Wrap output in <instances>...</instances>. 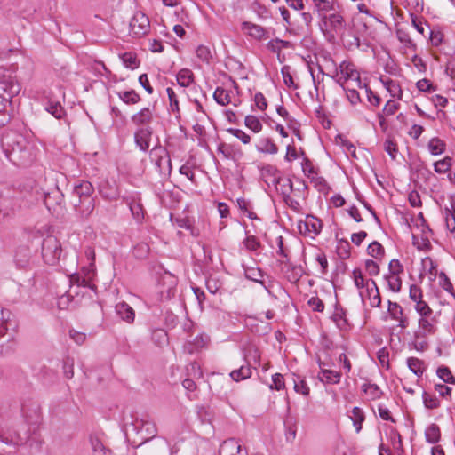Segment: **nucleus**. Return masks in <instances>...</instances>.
<instances>
[{
  "label": "nucleus",
  "instance_id": "1",
  "mask_svg": "<svg viewBox=\"0 0 455 455\" xmlns=\"http://www.w3.org/2000/svg\"><path fill=\"white\" fill-rule=\"evenodd\" d=\"M2 146L8 159L14 164L26 166L36 156V148L22 134L10 132L2 139Z\"/></svg>",
  "mask_w": 455,
  "mask_h": 455
},
{
  "label": "nucleus",
  "instance_id": "2",
  "mask_svg": "<svg viewBox=\"0 0 455 455\" xmlns=\"http://www.w3.org/2000/svg\"><path fill=\"white\" fill-rule=\"evenodd\" d=\"M125 433L130 437L134 435L132 443L139 447L152 440L157 433V428L148 416L141 418L131 416V421L125 419Z\"/></svg>",
  "mask_w": 455,
  "mask_h": 455
},
{
  "label": "nucleus",
  "instance_id": "3",
  "mask_svg": "<svg viewBox=\"0 0 455 455\" xmlns=\"http://www.w3.org/2000/svg\"><path fill=\"white\" fill-rule=\"evenodd\" d=\"M20 90V86L14 76L9 71L0 69V126L8 121L7 107Z\"/></svg>",
  "mask_w": 455,
  "mask_h": 455
},
{
  "label": "nucleus",
  "instance_id": "4",
  "mask_svg": "<svg viewBox=\"0 0 455 455\" xmlns=\"http://www.w3.org/2000/svg\"><path fill=\"white\" fill-rule=\"evenodd\" d=\"M93 191V186L89 181H82L74 187L73 194L78 198L74 205L84 217H88L94 209Z\"/></svg>",
  "mask_w": 455,
  "mask_h": 455
},
{
  "label": "nucleus",
  "instance_id": "5",
  "mask_svg": "<svg viewBox=\"0 0 455 455\" xmlns=\"http://www.w3.org/2000/svg\"><path fill=\"white\" fill-rule=\"evenodd\" d=\"M10 310L0 306V355H5L9 347L6 346L13 338L14 323Z\"/></svg>",
  "mask_w": 455,
  "mask_h": 455
},
{
  "label": "nucleus",
  "instance_id": "6",
  "mask_svg": "<svg viewBox=\"0 0 455 455\" xmlns=\"http://www.w3.org/2000/svg\"><path fill=\"white\" fill-rule=\"evenodd\" d=\"M339 75L340 76L337 78V83L343 90H346L345 84L347 82H351L352 85H355L358 88H363V84L361 80L360 73L352 62L342 61L336 70V76H338Z\"/></svg>",
  "mask_w": 455,
  "mask_h": 455
},
{
  "label": "nucleus",
  "instance_id": "7",
  "mask_svg": "<svg viewBox=\"0 0 455 455\" xmlns=\"http://www.w3.org/2000/svg\"><path fill=\"white\" fill-rule=\"evenodd\" d=\"M61 253V244L55 236L48 235L43 240L42 258L45 264L55 266L60 261Z\"/></svg>",
  "mask_w": 455,
  "mask_h": 455
},
{
  "label": "nucleus",
  "instance_id": "8",
  "mask_svg": "<svg viewBox=\"0 0 455 455\" xmlns=\"http://www.w3.org/2000/svg\"><path fill=\"white\" fill-rule=\"evenodd\" d=\"M41 199H44V203L49 211L55 210V206L60 204L61 195L59 190H54L51 193H44L40 192L37 188H32V192L25 206H29Z\"/></svg>",
  "mask_w": 455,
  "mask_h": 455
},
{
  "label": "nucleus",
  "instance_id": "9",
  "mask_svg": "<svg viewBox=\"0 0 455 455\" xmlns=\"http://www.w3.org/2000/svg\"><path fill=\"white\" fill-rule=\"evenodd\" d=\"M344 28V19L339 13H332L322 17L321 29L329 38L333 39L335 36L341 33Z\"/></svg>",
  "mask_w": 455,
  "mask_h": 455
},
{
  "label": "nucleus",
  "instance_id": "10",
  "mask_svg": "<svg viewBox=\"0 0 455 455\" xmlns=\"http://www.w3.org/2000/svg\"><path fill=\"white\" fill-rule=\"evenodd\" d=\"M7 192H9V189L5 186L0 184V223L13 215L17 210L21 208V205H16V202L21 199V197L11 199L6 195Z\"/></svg>",
  "mask_w": 455,
  "mask_h": 455
},
{
  "label": "nucleus",
  "instance_id": "11",
  "mask_svg": "<svg viewBox=\"0 0 455 455\" xmlns=\"http://www.w3.org/2000/svg\"><path fill=\"white\" fill-rule=\"evenodd\" d=\"M150 158L164 176H169L172 172V163L167 149L162 146L155 147L150 152Z\"/></svg>",
  "mask_w": 455,
  "mask_h": 455
},
{
  "label": "nucleus",
  "instance_id": "12",
  "mask_svg": "<svg viewBox=\"0 0 455 455\" xmlns=\"http://www.w3.org/2000/svg\"><path fill=\"white\" fill-rule=\"evenodd\" d=\"M131 33L135 36L146 35L149 29V20L142 12H136L130 21Z\"/></svg>",
  "mask_w": 455,
  "mask_h": 455
},
{
  "label": "nucleus",
  "instance_id": "13",
  "mask_svg": "<svg viewBox=\"0 0 455 455\" xmlns=\"http://www.w3.org/2000/svg\"><path fill=\"white\" fill-rule=\"evenodd\" d=\"M241 28L244 34L257 41L266 40L269 37V31L266 28L251 21H243Z\"/></svg>",
  "mask_w": 455,
  "mask_h": 455
},
{
  "label": "nucleus",
  "instance_id": "14",
  "mask_svg": "<svg viewBox=\"0 0 455 455\" xmlns=\"http://www.w3.org/2000/svg\"><path fill=\"white\" fill-rule=\"evenodd\" d=\"M298 228L300 234L316 235L322 229V222L313 216H307L304 221L299 223Z\"/></svg>",
  "mask_w": 455,
  "mask_h": 455
},
{
  "label": "nucleus",
  "instance_id": "15",
  "mask_svg": "<svg viewBox=\"0 0 455 455\" xmlns=\"http://www.w3.org/2000/svg\"><path fill=\"white\" fill-rule=\"evenodd\" d=\"M436 323L437 320L435 317L430 319H419L418 330L415 331L414 337L417 339H422L429 335H433L436 331Z\"/></svg>",
  "mask_w": 455,
  "mask_h": 455
},
{
  "label": "nucleus",
  "instance_id": "16",
  "mask_svg": "<svg viewBox=\"0 0 455 455\" xmlns=\"http://www.w3.org/2000/svg\"><path fill=\"white\" fill-rule=\"evenodd\" d=\"M32 250L28 245H20L15 250L14 262L19 268H27L30 266L32 259Z\"/></svg>",
  "mask_w": 455,
  "mask_h": 455
},
{
  "label": "nucleus",
  "instance_id": "17",
  "mask_svg": "<svg viewBox=\"0 0 455 455\" xmlns=\"http://www.w3.org/2000/svg\"><path fill=\"white\" fill-rule=\"evenodd\" d=\"M219 455H247V452L242 451V445L238 440L229 438L221 443Z\"/></svg>",
  "mask_w": 455,
  "mask_h": 455
},
{
  "label": "nucleus",
  "instance_id": "18",
  "mask_svg": "<svg viewBox=\"0 0 455 455\" xmlns=\"http://www.w3.org/2000/svg\"><path fill=\"white\" fill-rule=\"evenodd\" d=\"M388 313L390 314L391 317L398 322V326L402 329H405L409 325V320L407 317L403 316V310L402 307L396 303L388 301Z\"/></svg>",
  "mask_w": 455,
  "mask_h": 455
},
{
  "label": "nucleus",
  "instance_id": "19",
  "mask_svg": "<svg viewBox=\"0 0 455 455\" xmlns=\"http://www.w3.org/2000/svg\"><path fill=\"white\" fill-rule=\"evenodd\" d=\"M152 136V130L149 127H142L135 132V142L138 147L146 151L149 148V141Z\"/></svg>",
  "mask_w": 455,
  "mask_h": 455
},
{
  "label": "nucleus",
  "instance_id": "20",
  "mask_svg": "<svg viewBox=\"0 0 455 455\" xmlns=\"http://www.w3.org/2000/svg\"><path fill=\"white\" fill-rule=\"evenodd\" d=\"M366 290L370 299V304L372 307H378L380 306L381 298L374 280L370 279L366 281Z\"/></svg>",
  "mask_w": 455,
  "mask_h": 455
},
{
  "label": "nucleus",
  "instance_id": "21",
  "mask_svg": "<svg viewBox=\"0 0 455 455\" xmlns=\"http://www.w3.org/2000/svg\"><path fill=\"white\" fill-rule=\"evenodd\" d=\"M28 438L27 434L21 435L18 432H9L6 434H0V441L8 445H20L24 443Z\"/></svg>",
  "mask_w": 455,
  "mask_h": 455
},
{
  "label": "nucleus",
  "instance_id": "22",
  "mask_svg": "<svg viewBox=\"0 0 455 455\" xmlns=\"http://www.w3.org/2000/svg\"><path fill=\"white\" fill-rule=\"evenodd\" d=\"M210 342L209 336L205 334H199L196 336L192 341H188L185 348L188 350L189 354H193L196 351L204 347Z\"/></svg>",
  "mask_w": 455,
  "mask_h": 455
},
{
  "label": "nucleus",
  "instance_id": "23",
  "mask_svg": "<svg viewBox=\"0 0 455 455\" xmlns=\"http://www.w3.org/2000/svg\"><path fill=\"white\" fill-rule=\"evenodd\" d=\"M261 173H262V177H263L265 182L267 183L268 185L272 184V185L275 186L281 180L279 172H278L277 169L274 166L267 165V166L264 167L262 169Z\"/></svg>",
  "mask_w": 455,
  "mask_h": 455
},
{
  "label": "nucleus",
  "instance_id": "24",
  "mask_svg": "<svg viewBox=\"0 0 455 455\" xmlns=\"http://www.w3.org/2000/svg\"><path fill=\"white\" fill-rule=\"evenodd\" d=\"M116 314L127 323H132L135 317L134 310L125 302H120L116 306Z\"/></svg>",
  "mask_w": 455,
  "mask_h": 455
},
{
  "label": "nucleus",
  "instance_id": "25",
  "mask_svg": "<svg viewBox=\"0 0 455 455\" xmlns=\"http://www.w3.org/2000/svg\"><path fill=\"white\" fill-rule=\"evenodd\" d=\"M243 267L244 275L247 279L251 280L255 283H259L266 288L264 281L262 280L264 274L259 267H248L245 265H243Z\"/></svg>",
  "mask_w": 455,
  "mask_h": 455
},
{
  "label": "nucleus",
  "instance_id": "26",
  "mask_svg": "<svg viewBox=\"0 0 455 455\" xmlns=\"http://www.w3.org/2000/svg\"><path fill=\"white\" fill-rule=\"evenodd\" d=\"M319 379L325 384H338L340 381L341 375L338 371H331L327 368H323V371L318 374Z\"/></svg>",
  "mask_w": 455,
  "mask_h": 455
},
{
  "label": "nucleus",
  "instance_id": "27",
  "mask_svg": "<svg viewBox=\"0 0 455 455\" xmlns=\"http://www.w3.org/2000/svg\"><path fill=\"white\" fill-rule=\"evenodd\" d=\"M152 118V110L149 108H144L132 116V121L136 125H143L150 123Z\"/></svg>",
  "mask_w": 455,
  "mask_h": 455
},
{
  "label": "nucleus",
  "instance_id": "28",
  "mask_svg": "<svg viewBox=\"0 0 455 455\" xmlns=\"http://www.w3.org/2000/svg\"><path fill=\"white\" fill-rule=\"evenodd\" d=\"M286 182H287L288 188L287 189L282 188V191H281V193L283 196V200H284L285 204L291 209H292L294 211H299V209L300 208L299 203L289 195V192H291L292 190V182L290 179L286 180Z\"/></svg>",
  "mask_w": 455,
  "mask_h": 455
},
{
  "label": "nucleus",
  "instance_id": "29",
  "mask_svg": "<svg viewBox=\"0 0 455 455\" xmlns=\"http://www.w3.org/2000/svg\"><path fill=\"white\" fill-rule=\"evenodd\" d=\"M150 449L156 454L170 455V445L164 438H156L151 443Z\"/></svg>",
  "mask_w": 455,
  "mask_h": 455
},
{
  "label": "nucleus",
  "instance_id": "30",
  "mask_svg": "<svg viewBox=\"0 0 455 455\" xmlns=\"http://www.w3.org/2000/svg\"><path fill=\"white\" fill-rule=\"evenodd\" d=\"M425 437L429 443H438L441 438L440 427L435 423L430 424L425 430Z\"/></svg>",
  "mask_w": 455,
  "mask_h": 455
},
{
  "label": "nucleus",
  "instance_id": "31",
  "mask_svg": "<svg viewBox=\"0 0 455 455\" xmlns=\"http://www.w3.org/2000/svg\"><path fill=\"white\" fill-rule=\"evenodd\" d=\"M177 82L181 87L189 86L194 81L193 72L188 68H182L177 74Z\"/></svg>",
  "mask_w": 455,
  "mask_h": 455
},
{
  "label": "nucleus",
  "instance_id": "32",
  "mask_svg": "<svg viewBox=\"0 0 455 455\" xmlns=\"http://www.w3.org/2000/svg\"><path fill=\"white\" fill-rule=\"evenodd\" d=\"M251 368L250 365H242L239 369L230 372V377L235 381L247 379L251 376Z\"/></svg>",
  "mask_w": 455,
  "mask_h": 455
},
{
  "label": "nucleus",
  "instance_id": "33",
  "mask_svg": "<svg viewBox=\"0 0 455 455\" xmlns=\"http://www.w3.org/2000/svg\"><path fill=\"white\" fill-rule=\"evenodd\" d=\"M407 364L409 369L417 376H421L426 370L425 363L416 357H409L407 359Z\"/></svg>",
  "mask_w": 455,
  "mask_h": 455
},
{
  "label": "nucleus",
  "instance_id": "34",
  "mask_svg": "<svg viewBox=\"0 0 455 455\" xmlns=\"http://www.w3.org/2000/svg\"><path fill=\"white\" fill-rule=\"evenodd\" d=\"M213 98L221 106L228 105L231 101L229 92L222 87H217L213 93Z\"/></svg>",
  "mask_w": 455,
  "mask_h": 455
},
{
  "label": "nucleus",
  "instance_id": "35",
  "mask_svg": "<svg viewBox=\"0 0 455 455\" xmlns=\"http://www.w3.org/2000/svg\"><path fill=\"white\" fill-rule=\"evenodd\" d=\"M444 216L447 228L453 233L455 231V202L451 203V207L444 208Z\"/></svg>",
  "mask_w": 455,
  "mask_h": 455
},
{
  "label": "nucleus",
  "instance_id": "36",
  "mask_svg": "<svg viewBox=\"0 0 455 455\" xmlns=\"http://www.w3.org/2000/svg\"><path fill=\"white\" fill-rule=\"evenodd\" d=\"M350 419L355 427L356 433H359L362 429V424L365 419L364 413L362 409L359 407H354Z\"/></svg>",
  "mask_w": 455,
  "mask_h": 455
},
{
  "label": "nucleus",
  "instance_id": "37",
  "mask_svg": "<svg viewBox=\"0 0 455 455\" xmlns=\"http://www.w3.org/2000/svg\"><path fill=\"white\" fill-rule=\"evenodd\" d=\"M415 310L419 315V319H430L435 317L432 308L427 302H419L415 305Z\"/></svg>",
  "mask_w": 455,
  "mask_h": 455
},
{
  "label": "nucleus",
  "instance_id": "38",
  "mask_svg": "<svg viewBox=\"0 0 455 455\" xmlns=\"http://www.w3.org/2000/svg\"><path fill=\"white\" fill-rule=\"evenodd\" d=\"M151 339L153 342L158 347H164L168 344L167 332L161 328L156 329L152 331Z\"/></svg>",
  "mask_w": 455,
  "mask_h": 455
},
{
  "label": "nucleus",
  "instance_id": "39",
  "mask_svg": "<svg viewBox=\"0 0 455 455\" xmlns=\"http://www.w3.org/2000/svg\"><path fill=\"white\" fill-rule=\"evenodd\" d=\"M258 149L260 152L267 153V154H276L278 152L277 146L269 138L261 139L259 141V146L258 147Z\"/></svg>",
  "mask_w": 455,
  "mask_h": 455
},
{
  "label": "nucleus",
  "instance_id": "40",
  "mask_svg": "<svg viewBox=\"0 0 455 455\" xmlns=\"http://www.w3.org/2000/svg\"><path fill=\"white\" fill-rule=\"evenodd\" d=\"M362 389L371 400L378 399L382 395V391L376 384L365 383L362 386Z\"/></svg>",
  "mask_w": 455,
  "mask_h": 455
},
{
  "label": "nucleus",
  "instance_id": "41",
  "mask_svg": "<svg viewBox=\"0 0 455 455\" xmlns=\"http://www.w3.org/2000/svg\"><path fill=\"white\" fill-rule=\"evenodd\" d=\"M428 149L432 155H441L445 150V143L441 139L435 137L429 140Z\"/></svg>",
  "mask_w": 455,
  "mask_h": 455
},
{
  "label": "nucleus",
  "instance_id": "42",
  "mask_svg": "<svg viewBox=\"0 0 455 455\" xmlns=\"http://www.w3.org/2000/svg\"><path fill=\"white\" fill-rule=\"evenodd\" d=\"M117 95L125 104H136L140 100V95L133 90L120 92Z\"/></svg>",
  "mask_w": 455,
  "mask_h": 455
},
{
  "label": "nucleus",
  "instance_id": "43",
  "mask_svg": "<svg viewBox=\"0 0 455 455\" xmlns=\"http://www.w3.org/2000/svg\"><path fill=\"white\" fill-rule=\"evenodd\" d=\"M438 283L439 285L447 292H449L455 299V291L453 289V285L444 272H440L438 275Z\"/></svg>",
  "mask_w": 455,
  "mask_h": 455
},
{
  "label": "nucleus",
  "instance_id": "44",
  "mask_svg": "<svg viewBox=\"0 0 455 455\" xmlns=\"http://www.w3.org/2000/svg\"><path fill=\"white\" fill-rule=\"evenodd\" d=\"M244 124L248 129L251 130L255 133H258L262 130V124L259 119L252 115L245 116Z\"/></svg>",
  "mask_w": 455,
  "mask_h": 455
},
{
  "label": "nucleus",
  "instance_id": "45",
  "mask_svg": "<svg viewBox=\"0 0 455 455\" xmlns=\"http://www.w3.org/2000/svg\"><path fill=\"white\" fill-rule=\"evenodd\" d=\"M452 165V159L450 156H446L442 160H439L434 164V168L437 173L447 172Z\"/></svg>",
  "mask_w": 455,
  "mask_h": 455
},
{
  "label": "nucleus",
  "instance_id": "46",
  "mask_svg": "<svg viewBox=\"0 0 455 455\" xmlns=\"http://www.w3.org/2000/svg\"><path fill=\"white\" fill-rule=\"evenodd\" d=\"M131 212L136 220L140 221L144 217V210L140 201L132 200L129 203Z\"/></svg>",
  "mask_w": 455,
  "mask_h": 455
},
{
  "label": "nucleus",
  "instance_id": "47",
  "mask_svg": "<svg viewBox=\"0 0 455 455\" xmlns=\"http://www.w3.org/2000/svg\"><path fill=\"white\" fill-rule=\"evenodd\" d=\"M436 374L444 383L455 384V377L452 375L448 367H439L436 371Z\"/></svg>",
  "mask_w": 455,
  "mask_h": 455
},
{
  "label": "nucleus",
  "instance_id": "48",
  "mask_svg": "<svg viewBox=\"0 0 455 455\" xmlns=\"http://www.w3.org/2000/svg\"><path fill=\"white\" fill-rule=\"evenodd\" d=\"M45 109L57 119L62 118L65 115V110L59 102H49Z\"/></svg>",
  "mask_w": 455,
  "mask_h": 455
},
{
  "label": "nucleus",
  "instance_id": "49",
  "mask_svg": "<svg viewBox=\"0 0 455 455\" xmlns=\"http://www.w3.org/2000/svg\"><path fill=\"white\" fill-rule=\"evenodd\" d=\"M388 288L394 291L398 292L401 290L402 287V280L399 277V275H387L385 276Z\"/></svg>",
  "mask_w": 455,
  "mask_h": 455
},
{
  "label": "nucleus",
  "instance_id": "50",
  "mask_svg": "<svg viewBox=\"0 0 455 455\" xmlns=\"http://www.w3.org/2000/svg\"><path fill=\"white\" fill-rule=\"evenodd\" d=\"M422 398L424 405L427 409H436L440 406V402L435 395L423 392Z\"/></svg>",
  "mask_w": 455,
  "mask_h": 455
},
{
  "label": "nucleus",
  "instance_id": "51",
  "mask_svg": "<svg viewBox=\"0 0 455 455\" xmlns=\"http://www.w3.org/2000/svg\"><path fill=\"white\" fill-rule=\"evenodd\" d=\"M121 59L126 68L133 69L139 66L136 56L132 52H125L122 54Z\"/></svg>",
  "mask_w": 455,
  "mask_h": 455
},
{
  "label": "nucleus",
  "instance_id": "52",
  "mask_svg": "<svg viewBox=\"0 0 455 455\" xmlns=\"http://www.w3.org/2000/svg\"><path fill=\"white\" fill-rule=\"evenodd\" d=\"M384 149L395 160L398 153V148L394 140L387 138L384 142Z\"/></svg>",
  "mask_w": 455,
  "mask_h": 455
},
{
  "label": "nucleus",
  "instance_id": "53",
  "mask_svg": "<svg viewBox=\"0 0 455 455\" xmlns=\"http://www.w3.org/2000/svg\"><path fill=\"white\" fill-rule=\"evenodd\" d=\"M356 88L357 87L355 85H352V87L347 86L346 87V90H344L347 93L348 101L352 105H356L361 101V98L358 92L356 91Z\"/></svg>",
  "mask_w": 455,
  "mask_h": 455
},
{
  "label": "nucleus",
  "instance_id": "54",
  "mask_svg": "<svg viewBox=\"0 0 455 455\" xmlns=\"http://www.w3.org/2000/svg\"><path fill=\"white\" fill-rule=\"evenodd\" d=\"M409 296L410 299L415 302V305H418L419 302H425L422 300L423 294L421 288L415 284L411 285Z\"/></svg>",
  "mask_w": 455,
  "mask_h": 455
},
{
  "label": "nucleus",
  "instance_id": "55",
  "mask_svg": "<svg viewBox=\"0 0 455 455\" xmlns=\"http://www.w3.org/2000/svg\"><path fill=\"white\" fill-rule=\"evenodd\" d=\"M367 252L373 258H378L384 254V248L379 242H372L367 248Z\"/></svg>",
  "mask_w": 455,
  "mask_h": 455
},
{
  "label": "nucleus",
  "instance_id": "56",
  "mask_svg": "<svg viewBox=\"0 0 455 455\" xmlns=\"http://www.w3.org/2000/svg\"><path fill=\"white\" fill-rule=\"evenodd\" d=\"M382 82L387 90L391 93L393 97L396 96L397 93L399 94V97L402 96V91L399 85L395 81H393L390 78H387V80H382Z\"/></svg>",
  "mask_w": 455,
  "mask_h": 455
},
{
  "label": "nucleus",
  "instance_id": "57",
  "mask_svg": "<svg viewBox=\"0 0 455 455\" xmlns=\"http://www.w3.org/2000/svg\"><path fill=\"white\" fill-rule=\"evenodd\" d=\"M243 243L248 251H254L260 247V242L254 235H247Z\"/></svg>",
  "mask_w": 455,
  "mask_h": 455
},
{
  "label": "nucleus",
  "instance_id": "58",
  "mask_svg": "<svg viewBox=\"0 0 455 455\" xmlns=\"http://www.w3.org/2000/svg\"><path fill=\"white\" fill-rule=\"evenodd\" d=\"M281 73H282L284 84L290 88L296 89L297 85L295 84L292 76L290 72V67L289 66L283 67L281 69Z\"/></svg>",
  "mask_w": 455,
  "mask_h": 455
},
{
  "label": "nucleus",
  "instance_id": "59",
  "mask_svg": "<svg viewBox=\"0 0 455 455\" xmlns=\"http://www.w3.org/2000/svg\"><path fill=\"white\" fill-rule=\"evenodd\" d=\"M90 443L93 451L94 455H104L105 446L101 441L97 437H91Z\"/></svg>",
  "mask_w": 455,
  "mask_h": 455
},
{
  "label": "nucleus",
  "instance_id": "60",
  "mask_svg": "<svg viewBox=\"0 0 455 455\" xmlns=\"http://www.w3.org/2000/svg\"><path fill=\"white\" fill-rule=\"evenodd\" d=\"M228 132L239 139L243 144H249L251 141V137L243 130L229 128Z\"/></svg>",
  "mask_w": 455,
  "mask_h": 455
},
{
  "label": "nucleus",
  "instance_id": "61",
  "mask_svg": "<svg viewBox=\"0 0 455 455\" xmlns=\"http://www.w3.org/2000/svg\"><path fill=\"white\" fill-rule=\"evenodd\" d=\"M315 9L319 12H329L332 10L333 4L329 0H313Z\"/></svg>",
  "mask_w": 455,
  "mask_h": 455
},
{
  "label": "nucleus",
  "instance_id": "62",
  "mask_svg": "<svg viewBox=\"0 0 455 455\" xmlns=\"http://www.w3.org/2000/svg\"><path fill=\"white\" fill-rule=\"evenodd\" d=\"M196 56L204 62H209L212 59V53L209 47L199 45L196 49Z\"/></svg>",
  "mask_w": 455,
  "mask_h": 455
},
{
  "label": "nucleus",
  "instance_id": "63",
  "mask_svg": "<svg viewBox=\"0 0 455 455\" xmlns=\"http://www.w3.org/2000/svg\"><path fill=\"white\" fill-rule=\"evenodd\" d=\"M353 278L355 284L358 289H362L364 286L366 287V282L364 281L361 269L355 268L353 270Z\"/></svg>",
  "mask_w": 455,
  "mask_h": 455
},
{
  "label": "nucleus",
  "instance_id": "64",
  "mask_svg": "<svg viewBox=\"0 0 455 455\" xmlns=\"http://www.w3.org/2000/svg\"><path fill=\"white\" fill-rule=\"evenodd\" d=\"M308 306L316 312H323L324 309L323 302L318 297H311L307 301Z\"/></svg>",
  "mask_w": 455,
  "mask_h": 455
}]
</instances>
